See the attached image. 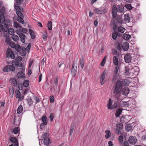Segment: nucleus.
I'll return each instance as SVG.
<instances>
[{
    "label": "nucleus",
    "mask_w": 146,
    "mask_h": 146,
    "mask_svg": "<svg viewBox=\"0 0 146 146\" xmlns=\"http://www.w3.org/2000/svg\"><path fill=\"white\" fill-rule=\"evenodd\" d=\"M54 118V115L53 113H51L50 114V116L49 118L50 119L51 121H52Z\"/></svg>",
    "instance_id": "69168bd1"
},
{
    "label": "nucleus",
    "mask_w": 146,
    "mask_h": 146,
    "mask_svg": "<svg viewBox=\"0 0 146 146\" xmlns=\"http://www.w3.org/2000/svg\"><path fill=\"white\" fill-rule=\"evenodd\" d=\"M115 47L118 50H120L121 49V47L119 43H116L115 44Z\"/></svg>",
    "instance_id": "ea45409f"
},
{
    "label": "nucleus",
    "mask_w": 146,
    "mask_h": 146,
    "mask_svg": "<svg viewBox=\"0 0 146 146\" xmlns=\"http://www.w3.org/2000/svg\"><path fill=\"white\" fill-rule=\"evenodd\" d=\"M125 7L127 9L130 10L132 8V7H131V5L130 4H128L125 5Z\"/></svg>",
    "instance_id": "4d7b16f0"
},
{
    "label": "nucleus",
    "mask_w": 146,
    "mask_h": 146,
    "mask_svg": "<svg viewBox=\"0 0 146 146\" xmlns=\"http://www.w3.org/2000/svg\"><path fill=\"white\" fill-rule=\"evenodd\" d=\"M27 101L28 103L30 105H31L33 104V101L32 99L30 97H29L27 99Z\"/></svg>",
    "instance_id": "79ce46f5"
},
{
    "label": "nucleus",
    "mask_w": 146,
    "mask_h": 146,
    "mask_svg": "<svg viewBox=\"0 0 146 146\" xmlns=\"http://www.w3.org/2000/svg\"><path fill=\"white\" fill-rule=\"evenodd\" d=\"M129 47V44L127 42H125L123 46V49L125 51L127 50Z\"/></svg>",
    "instance_id": "b1692460"
},
{
    "label": "nucleus",
    "mask_w": 146,
    "mask_h": 146,
    "mask_svg": "<svg viewBox=\"0 0 146 146\" xmlns=\"http://www.w3.org/2000/svg\"><path fill=\"white\" fill-rule=\"evenodd\" d=\"M112 101L111 100V98H110L109 100L108 103L107 105L108 108L109 110L112 109Z\"/></svg>",
    "instance_id": "412c9836"
},
{
    "label": "nucleus",
    "mask_w": 146,
    "mask_h": 146,
    "mask_svg": "<svg viewBox=\"0 0 146 146\" xmlns=\"http://www.w3.org/2000/svg\"><path fill=\"white\" fill-rule=\"evenodd\" d=\"M117 106V103L116 102H115L114 104L112 106V109L115 108Z\"/></svg>",
    "instance_id": "0e129e2a"
},
{
    "label": "nucleus",
    "mask_w": 146,
    "mask_h": 146,
    "mask_svg": "<svg viewBox=\"0 0 146 146\" xmlns=\"http://www.w3.org/2000/svg\"><path fill=\"white\" fill-rule=\"evenodd\" d=\"M3 70L4 72H8L9 71V65L6 66L3 68Z\"/></svg>",
    "instance_id": "603ef678"
},
{
    "label": "nucleus",
    "mask_w": 146,
    "mask_h": 146,
    "mask_svg": "<svg viewBox=\"0 0 146 146\" xmlns=\"http://www.w3.org/2000/svg\"><path fill=\"white\" fill-rule=\"evenodd\" d=\"M9 35L8 34V35H5V36L6 38L5 40V41L6 42L7 44H10V42H11V39L9 37Z\"/></svg>",
    "instance_id": "c9c22d12"
},
{
    "label": "nucleus",
    "mask_w": 146,
    "mask_h": 146,
    "mask_svg": "<svg viewBox=\"0 0 146 146\" xmlns=\"http://www.w3.org/2000/svg\"><path fill=\"white\" fill-rule=\"evenodd\" d=\"M126 130L127 131H129L133 129V127L130 124H127L125 127Z\"/></svg>",
    "instance_id": "c756f323"
},
{
    "label": "nucleus",
    "mask_w": 146,
    "mask_h": 146,
    "mask_svg": "<svg viewBox=\"0 0 146 146\" xmlns=\"http://www.w3.org/2000/svg\"><path fill=\"white\" fill-rule=\"evenodd\" d=\"M128 82L127 80H124L121 81L118 80L113 87V92L115 97L117 100H121L119 96L121 91L122 86L128 85Z\"/></svg>",
    "instance_id": "f257e3e1"
},
{
    "label": "nucleus",
    "mask_w": 146,
    "mask_h": 146,
    "mask_svg": "<svg viewBox=\"0 0 146 146\" xmlns=\"http://www.w3.org/2000/svg\"><path fill=\"white\" fill-rule=\"evenodd\" d=\"M6 57L8 58H11L12 59H14L15 57L13 52L11 49L9 48H8L7 51Z\"/></svg>",
    "instance_id": "39448f33"
},
{
    "label": "nucleus",
    "mask_w": 146,
    "mask_h": 146,
    "mask_svg": "<svg viewBox=\"0 0 146 146\" xmlns=\"http://www.w3.org/2000/svg\"><path fill=\"white\" fill-rule=\"evenodd\" d=\"M125 30V29L122 26L119 27L118 28V31L121 33H123Z\"/></svg>",
    "instance_id": "7c9ffc66"
},
{
    "label": "nucleus",
    "mask_w": 146,
    "mask_h": 146,
    "mask_svg": "<svg viewBox=\"0 0 146 146\" xmlns=\"http://www.w3.org/2000/svg\"><path fill=\"white\" fill-rule=\"evenodd\" d=\"M22 59L21 57L18 56L16 57V60L19 61H21Z\"/></svg>",
    "instance_id": "774afa93"
},
{
    "label": "nucleus",
    "mask_w": 146,
    "mask_h": 146,
    "mask_svg": "<svg viewBox=\"0 0 146 146\" xmlns=\"http://www.w3.org/2000/svg\"><path fill=\"white\" fill-rule=\"evenodd\" d=\"M15 96L17 98H18V101H21L24 98V96H21L19 91L17 90L15 92Z\"/></svg>",
    "instance_id": "6e6552de"
},
{
    "label": "nucleus",
    "mask_w": 146,
    "mask_h": 146,
    "mask_svg": "<svg viewBox=\"0 0 146 146\" xmlns=\"http://www.w3.org/2000/svg\"><path fill=\"white\" fill-rule=\"evenodd\" d=\"M9 91L10 94V96L11 97H12L14 92L15 90L12 87H9Z\"/></svg>",
    "instance_id": "6ab92c4d"
},
{
    "label": "nucleus",
    "mask_w": 146,
    "mask_h": 146,
    "mask_svg": "<svg viewBox=\"0 0 146 146\" xmlns=\"http://www.w3.org/2000/svg\"><path fill=\"white\" fill-rule=\"evenodd\" d=\"M23 107L21 105H20L18 107L17 110V112L18 113H20L23 111Z\"/></svg>",
    "instance_id": "e433bc0d"
},
{
    "label": "nucleus",
    "mask_w": 146,
    "mask_h": 146,
    "mask_svg": "<svg viewBox=\"0 0 146 146\" xmlns=\"http://www.w3.org/2000/svg\"><path fill=\"white\" fill-rule=\"evenodd\" d=\"M115 66H116V67H115V70L114 71L115 75H113L114 78H113V79H115V78H116V74H117L118 70L119 69V66L118 65H115Z\"/></svg>",
    "instance_id": "5701e85b"
},
{
    "label": "nucleus",
    "mask_w": 146,
    "mask_h": 146,
    "mask_svg": "<svg viewBox=\"0 0 146 146\" xmlns=\"http://www.w3.org/2000/svg\"><path fill=\"white\" fill-rule=\"evenodd\" d=\"M19 127H17L14 128L13 130V132L14 134H17L19 132Z\"/></svg>",
    "instance_id": "72a5a7b5"
},
{
    "label": "nucleus",
    "mask_w": 146,
    "mask_h": 146,
    "mask_svg": "<svg viewBox=\"0 0 146 146\" xmlns=\"http://www.w3.org/2000/svg\"><path fill=\"white\" fill-rule=\"evenodd\" d=\"M34 62V60H33L32 59H29V68H30L32 65L33 63Z\"/></svg>",
    "instance_id": "8fccbe9b"
},
{
    "label": "nucleus",
    "mask_w": 146,
    "mask_h": 146,
    "mask_svg": "<svg viewBox=\"0 0 146 146\" xmlns=\"http://www.w3.org/2000/svg\"><path fill=\"white\" fill-rule=\"evenodd\" d=\"M23 17H17V20L18 22L22 24H24L25 23V22L23 19Z\"/></svg>",
    "instance_id": "473e14b6"
},
{
    "label": "nucleus",
    "mask_w": 146,
    "mask_h": 146,
    "mask_svg": "<svg viewBox=\"0 0 146 146\" xmlns=\"http://www.w3.org/2000/svg\"><path fill=\"white\" fill-rule=\"evenodd\" d=\"M122 110L120 108H119L117 109L116 111V112L115 113V115L116 117H118L120 115H121Z\"/></svg>",
    "instance_id": "cd10ccee"
},
{
    "label": "nucleus",
    "mask_w": 146,
    "mask_h": 146,
    "mask_svg": "<svg viewBox=\"0 0 146 146\" xmlns=\"http://www.w3.org/2000/svg\"><path fill=\"white\" fill-rule=\"evenodd\" d=\"M137 141V139L135 137L130 136L129 139V142L130 143L134 144Z\"/></svg>",
    "instance_id": "9b49d317"
},
{
    "label": "nucleus",
    "mask_w": 146,
    "mask_h": 146,
    "mask_svg": "<svg viewBox=\"0 0 146 146\" xmlns=\"http://www.w3.org/2000/svg\"><path fill=\"white\" fill-rule=\"evenodd\" d=\"M17 76L19 78L25 79V73L23 72H18L17 74Z\"/></svg>",
    "instance_id": "2eb2a0df"
},
{
    "label": "nucleus",
    "mask_w": 146,
    "mask_h": 146,
    "mask_svg": "<svg viewBox=\"0 0 146 146\" xmlns=\"http://www.w3.org/2000/svg\"><path fill=\"white\" fill-rule=\"evenodd\" d=\"M41 120L43 123L45 125H47V119L46 117L45 116H43L41 118Z\"/></svg>",
    "instance_id": "4be33fe9"
},
{
    "label": "nucleus",
    "mask_w": 146,
    "mask_h": 146,
    "mask_svg": "<svg viewBox=\"0 0 146 146\" xmlns=\"http://www.w3.org/2000/svg\"><path fill=\"white\" fill-rule=\"evenodd\" d=\"M18 52H19V54L21 56H25L26 55V53L25 52L22 50L21 48Z\"/></svg>",
    "instance_id": "a19ab883"
},
{
    "label": "nucleus",
    "mask_w": 146,
    "mask_h": 146,
    "mask_svg": "<svg viewBox=\"0 0 146 146\" xmlns=\"http://www.w3.org/2000/svg\"><path fill=\"white\" fill-rule=\"evenodd\" d=\"M58 78L57 77H56L55 80H54V84H55V85H56L57 84V83H58Z\"/></svg>",
    "instance_id": "680f3d73"
},
{
    "label": "nucleus",
    "mask_w": 146,
    "mask_h": 146,
    "mask_svg": "<svg viewBox=\"0 0 146 146\" xmlns=\"http://www.w3.org/2000/svg\"><path fill=\"white\" fill-rule=\"evenodd\" d=\"M123 137L122 136H120L118 138V141L119 142L121 143H122L123 141Z\"/></svg>",
    "instance_id": "864d4df0"
},
{
    "label": "nucleus",
    "mask_w": 146,
    "mask_h": 146,
    "mask_svg": "<svg viewBox=\"0 0 146 146\" xmlns=\"http://www.w3.org/2000/svg\"><path fill=\"white\" fill-rule=\"evenodd\" d=\"M15 8L17 10V14L18 15V17H24V16L22 13L21 11H23V9L21 8L18 4H16L15 5Z\"/></svg>",
    "instance_id": "20e7f679"
},
{
    "label": "nucleus",
    "mask_w": 146,
    "mask_h": 146,
    "mask_svg": "<svg viewBox=\"0 0 146 146\" xmlns=\"http://www.w3.org/2000/svg\"><path fill=\"white\" fill-rule=\"evenodd\" d=\"M29 84V82L27 80H25L23 83V86L25 87H27Z\"/></svg>",
    "instance_id": "49530a36"
},
{
    "label": "nucleus",
    "mask_w": 146,
    "mask_h": 146,
    "mask_svg": "<svg viewBox=\"0 0 146 146\" xmlns=\"http://www.w3.org/2000/svg\"><path fill=\"white\" fill-rule=\"evenodd\" d=\"M11 35L12 38L14 41H16L18 39L19 37L17 36L14 35V34Z\"/></svg>",
    "instance_id": "37998d69"
},
{
    "label": "nucleus",
    "mask_w": 146,
    "mask_h": 146,
    "mask_svg": "<svg viewBox=\"0 0 146 146\" xmlns=\"http://www.w3.org/2000/svg\"><path fill=\"white\" fill-rule=\"evenodd\" d=\"M10 141L11 142L15 143L16 142H17L18 141L16 138L15 137H12L10 139Z\"/></svg>",
    "instance_id": "de8ad7c7"
},
{
    "label": "nucleus",
    "mask_w": 146,
    "mask_h": 146,
    "mask_svg": "<svg viewBox=\"0 0 146 146\" xmlns=\"http://www.w3.org/2000/svg\"><path fill=\"white\" fill-rule=\"evenodd\" d=\"M9 71H11L13 72L15 70V68L14 66L13 65H9Z\"/></svg>",
    "instance_id": "58836bf2"
},
{
    "label": "nucleus",
    "mask_w": 146,
    "mask_h": 146,
    "mask_svg": "<svg viewBox=\"0 0 146 146\" xmlns=\"http://www.w3.org/2000/svg\"><path fill=\"white\" fill-rule=\"evenodd\" d=\"M9 44L11 47L13 48H14V47H15V43L14 42H11Z\"/></svg>",
    "instance_id": "13d9d810"
},
{
    "label": "nucleus",
    "mask_w": 146,
    "mask_h": 146,
    "mask_svg": "<svg viewBox=\"0 0 146 146\" xmlns=\"http://www.w3.org/2000/svg\"><path fill=\"white\" fill-rule=\"evenodd\" d=\"M123 146H129L128 143L127 141H124L123 143Z\"/></svg>",
    "instance_id": "338daca9"
},
{
    "label": "nucleus",
    "mask_w": 146,
    "mask_h": 146,
    "mask_svg": "<svg viewBox=\"0 0 146 146\" xmlns=\"http://www.w3.org/2000/svg\"><path fill=\"white\" fill-rule=\"evenodd\" d=\"M106 135L105 137L106 139H108L110 138L111 136V132L110 130L108 129L106 130L105 131Z\"/></svg>",
    "instance_id": "aec40b11"
},
{
    "label": "nucleus",
    "mask_w": 146,
    "mask_h": 146,
    "mask_svg": "<svg viewBox=\"0 0 146 146\" xmlns=\"http://www.w3.org/2000/svg\"><path fill=\"white\" fill-rule=\"evenodd\" d=\"M47 33H45V34L43 35L42 36V38L44 40H46L47 38Z\"/></svg>",
    "instance_id": "e2e57ef3"
},
{
    "label": "nucleus",
    "mask_w": 146,
    "mask_h": 146,
    "mask_svg": "<svg viewBox=\"0 0 146 146\" xmlns=\"http://www.w3.org/2000/svg\"><path fill=\"white\" fill-rule=\"evenodd\" d=\"M21 32H19V33L17 34L19 35V36L20 38L21 42L24 43L25 41L26 36L23 33H20Z\"/></svg>",
    "instance_id": "ddd939ff"
},
{
    "label": "nucleus",
    "mask_w": 146,
    "mask_h": 146,
    "mask_svg": "<svg viewBox=\"0 0 146 146\" xmlns=\"http://www.w3.org/2000/svg\"><path fill=\"white\" fill-rule=\"evenodd\" d=\"M122 92L123 95L126 96L129 92V88H124L122 90Z\"/></svg>",
    "instance_id": "a211bd4d"
},
{
    "label": "nucleus",
    "mask_w": 146,
    "mask_h": 146,
    "mask_svg": "<svg viewBox=\"0 0 146 146\" xmlns=\"http://www.w3.org/2000/svg\"><path fill=\"white\" fill-rule=\"evenodd\" d=\"M9 34L11 35H13L14 33V30L13 29L10 28L8 29Z\"/></svg>",
    "instance_id": "a18cd8bd"
},
{
    "label": "nucleus",
    "mask_w": 146,
    "mask_h": 146,
    "mask_svg": "<svg viewBox=\"0 0 146 146\" xmlns=\"http://www.w3.org/2000/svg\"><path fill=\"white\" fill-rule=\"evenodd\" d=\"M19 67H21V71L25 73V66H23V65Z\"/></svg>",
    "instance_id": "6e6d98bb"
},
{
    "label": "nucleus",
    "mask_w": 146,
    "mask_h": 146,
    "mask_svg": "<svg viewBox=\"0 0 146 146\" xmlns=\"http://www.w3.org/2000/svg\"><path fill=\"white\" fill-rule=\"evenodd\" d=\"M130 18L128 14H126L124 15V19L125 21L127 22H129Z\"/></svg>",
    "instance_id": "c85d7f7f"
},
{
    "label": "nucleus",
    "mask_w": 146,
    "mask_h": 146,
    "mask_svg": "<svg viewBox=\"0 0 146 146\" xmlns=\"http://www.w3.org/2000/svg\"><path fill=\"white\" fill-rule=\"evenodd\" d=\"M50 142V139L48 138H46L45 139H44L43 142L44 145H49Z\"/></svg>",
    "instance_id": "2f4dec72"
},
{
    "label": "nucleus",
    "mask_w": 146,
    "mask_h": 146,
    "mask_svg": "<svg viewBox=\"0 0 146 146\" xmlns=\"http://www.w3.org/2000/svg\"><path fill=\"white\" fill-rule=\"evenodd\" d=\"M106 72L105 71H104L103 73L101 75L100 78V84L102 85H103L105 82V76L106 74Z\"/></svg>",
    "instance_id": "f8f14e48"
},
{
    "label": "nucleus",
    "mask_w": 146,
    "mask_h": 146,
    "mask_svg": "<svg viewBox=\"0 0 146 146\" xmlns=\"http://www.w3.org/2000/svg\"><path fill=\"white\" fill-rule=\"evenodd\" d=\"M117 21L118 23L120 24L122 23L123 22L122 19L120 17L118 18L117 19Z\"/></svg>",
    "instance_id": "bf43d9fd"
},
{
    "label": "nucleus",
    "mask_w": 146,
    "mask_h": 146,
    "mask_svg": "<svg viewBox=\"0 0 146 146\" xmlns=\"http://www.w3.org/2000/svg\"><path fill=\"white\" fill-rule=\"evenodd\" d=\"M80 65L81 67L83 68L84 66V61L83 59H82L80 60Z\"/></svg>",
    "instance_id": "09e8293b"
},
{
    "label": "nucleus",
    "mask_w": 146,
    "mask_h": 146,
    "mask_svg": "<svg viewBox=\"0 0 146 146\" xmlns=\"http://www.w3.org/2000/svg\"><path fill=\"white\" fill-rule=\"evenodd\" d=\"M49 99L50 102L51 103H52L54 102V97L53 96H50Z\"/></svg>",
    "instance_id": "3c124183"
},
{
    "label": "nucleus",
    "mask_w": 146,
    "mask_h": 146,
    "mask_svg": "<svg viewBox=\"0 0 146 146\" xmlns=\"http://www.w3.org/2000/svg\"><path fill=\"white\" fill-rule=\"evenodd\" d=\"M11 64L17 66H22L23 64L21 62H20L19 61L16 60H13L12 61Z\"/></svg>",
    "instance_id": "4468645a"
},
{
    "label": "nucleus",
    "mask_w": 146,
    "mask_h": 146,
    "mask_svg": "<svg viewBox=\"0 0 146 146\" xmlns=\"http://www.w3.org/2000/svg\"><path fill=\"white\" fill-rule=\"evenodd\" d=\"M47 27L49 30H51L52 29V23L51 21L48 22L47 24Z\"/></svg>",
    "instance_id": "4c0bfd02"
},
{
    "label": "nucleus",
    "mask_w": 146,
    "mask_h": 146,
    "mask_svg": "<svg viewBox=\"0 0 146 146\" xmlns=\"http://www.w3.org/2000/svg\"><path fill=\"white\" fill-rule=\"evenodd\" d=\"M10 82L13 86H15L17 85V83L16 81V79L15 78H12L10 79Z\"/></svg>",
    "instance_id": "f3484780"
},
{
    "label": "nucleus",
    "mask_w": 146,
    "mask_h": 146,
    "mask_svg": "<svg viewBox=\"0 0 146 146\" xmlns=\"http://www.w3.org/2000/svg\"><path fill=\"white\" fill-rule=\"evenodd\" d=\"M10 25V21L9 20H5L4 15L1 13L0 16V32L3 31L7 32Z\"/></svg>",
    "instance_id": "f03ea898"
},
{
    "label": "nucleus",
    "mask_w": 146,
    "mask_h": 146,
    "mask_svg": "<svg viewBox=\"0 0 146 146\" xmlns=\"http://www.w3.org/2000/svg\"><path fill=\"white\" fill-rule=\"evenodd\" d=\"M29 32L31 36L32 39H34L35 37V35L33 31L31 29H29Z\"/></svg>",
    "instance_id": "f704fd0d"
},
{
    "label": "nucleus",
    "mask_w": 146,
    "mask_h": 146,
    "mask_svg": "<svg viewBox=\"0 0 146 146\" xmlns=\"http://www.w3.org/2000/svg\"><path fill=\"white\" fill-rule=\"evenodd\" d=\"M119 35V33L116 31H114L112 34L111 37L113 40H116L117 36Z\"/></svg>",
    "instance_id": "393cba45"
},
{
    "label": "nucleus",
    "mask_w": 146,
    "mask_h": 146,
    "mask_svg": "<svg viewBox=\"0 0 146 146\" xmlns=\"http://www.w3.org/2000/svg\"><path fill=\"white\" fill-rule=\"evenodd\" d=\"M47 133H45L42 135L41 137L42 139H45L46 138H48L47 137Z\"/></svg>",
    "instance_id": "052dcab7"
},
{
    "label": "nucleus",
    "mask_w": 146,
    "mask_h": 146,
    "mask_svg": "<svg viewBox=\"0 0 146 146\" xmlns=\"http://www.w3.org/2000/svg\"><path fill=\"white\" fill-rule=\"evenodd\" d=\"M15 50L18 52L21 49V46L19 45H16L15 47H14Z\"/></svg>",
    "instance_id": "5fc2aeb1"
},
{
    "label": "nucleus",
    "mask_w": 146,
    "mask_h": 146,
    "mask_svg": "<svg viewBox=\"0 0 146 146\" xmlns=\"http://www.w3.org/2000/svg\"><path fill=\"white\" fill-rule=\"evenodd\" d=\"M113 63L115 65H118V60L117 56H114L113 58Z\"/></svg>",
    "instance_id": "dca6fc26"
},
{
    "label": "nucleus",
    "mask_w": 146,
    "mask_h": 146,
    "mask_svg": "<svg viewBox=\"0 0 146 146\" xmlns=\"http://www.w3.org/2000/svg\"><path fill=\"white\" fill-rule=\"evenodd\" d=\"M94 11L96 14H100L106 13L107 11V9H104L102 10H100L97 9H94Z\"/></svg>",
    "instance_id": "1a4fd4ad"
},
{
    "label": "nucleus",
    "mask_w": 146,
    "mask_h": 146,
    "mask_svg": "<svg viewBox=\"0 0 146 146\" xmlns=\"http://www.w3.org/2000/svg\"><path fill=\"white\" fill-rule=\"evenodd\" d=\"M117 11L115 9V8L113 7L112 9V15L113 17L115 18L117 15Z\"/></svg>",
    "instance_id": "bb28decb"
},
{
    "label": "nucleus",
    "mask_w": 146,
    "mask_h": 146,
    "mask_svg": "<svg viewBox=\"0 0 146 146\" xmlns=\"http://www.w3.org/2000/svg\"><path fill=\"white\" fill-rule=\"evenodd\" d=\"M113 7L115 8V9L118 12L122 13L124 11L123 7L118 5H113Z\"/></svg>",
    "instance_id": "0eeeda50"
},
{
    "label": "nucleus",
    "mask_w": 146,
    "mask_h": 146,
    "mask_svg": "<svg viewBox=\"0 0 146 146\" xmlns=\"http://www.w3.org/2000/svg\"><path fill=\"white\" fill-rule=\"evenodd\" d=\"M131 36L130 35L126 34H124L123 35V38L126 40H129L131 38Z\"/></svg>",
    "instance_id": "a878e982"
},
{
    "label": "nucleus",
    "mask_w": 146,
    "mask_h": 146,
    "mask_svg": "<svg viewBox=\"0 0 146 146\" xmlns=\"http://www.w3.org/2000/svg\"><path fill=\"white\" fill-rule=\"evenodd\" d=\"M14 26L18 29L16 31V33L17 34H19V32H23L26 33L27 31L25 29L22 27L17 22H15L14 23Z\"/></svg>",
    "instance_id": "7ed1b4c3"
},
{
    "label": "nucleus",
    "mask_w": 146,
    "mask_h": 146,
    "mask_svg": "<svg viewBox=\"0 0 146 146\" xmlns=\"http://www.w3.org/2000/svg\"><path fill=\"white\" fill-rule=\"evenodd\" d=\"M77 68V64L75 62H74L72 65V66L71 70V73L72 76L74 77L76 73V69Z\"/></svg>",
    "instance_id": "423d86ee"
},
{
    "label": "nucleus",
    "mask_w": 146,
    "mask_h": 146,
    "mask_svg": "<svg viewBox=\"0 0 146 146\" xmlns=\"http://www.w3.org/2000/svg\"><path fill=\"white\" fill-rule=\"evenodd\" d=\"M124 59L126 63H129L131 62L132 57L130 54H126L125 55Z\"/></svg>",
    "instance_id": "9d476101"
},
{
    "label": "nucleus",
    "mask_w": 146,
    "mask_h": 146,
    "mask_svg": "<svg viewBox=\"0 0 146 146\" xmlns=\"http://www.w3.org/2000/svg\"><path fill=\"white\" fill-rule=\"evenodd\" d=\"M116 127L117 129L120 130L123 129V126L122 124H119L116 125Z\"/></svg>",
    "instance_id": "c03bdc74"
}]
</instances>
